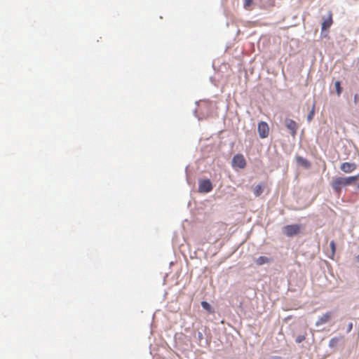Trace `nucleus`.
I'll use <instances>...</instances> for the list:
<instances>
[{"mask_svg":"<svg viewBox=\"0 0 359 359\" xmlns=\"http://www.w3.org/2000/svg\"><path fill=\"white\" fill-rule=\"evenodd\" d=\"M330 248H331V257L332 258L335 254L336 251V245L334 241H332L330 243Z\"/></svg>","mask_w":359,"mask_h":359,"instance_id":"dca6fc26","label":"nucleus"},{"mask_svg":"<svg viewBox=\"0 0 359 359\" xmlns=\"http://www.w3.org/2000/svg\"><path fill=\"white\" fill-rule=\"evenodd\" d=\"M332 23V13L331 11H329L327 13V16L326 18H323V21L322 22V31H325L330 29Z\"/></svg>","mask_w":359,"mask_h":359,"instance_id":"423d86ee","label":"nucleus"},{"mask_svg":"<svg viewBox=\"0 0 359 359\" xmlns=\"http://www.w3.org/2000/svg\"><path fill=\"white\" fill-rule=\"evenodd\" d=\"M263 192V187L262 185L258 184L254 189V194L255 196H259Z\"/></svg>","mask_w":359,"mask_h":359,"instance_id":"9b49d317","label":"nucleus"},{"mask_svg":"<svg viewBox=\"0 0 359 359\" xmlns=\"http://www.w3.org/2000/svg\"><path fill=\"white\" fill-rule=\"evenodd\" d=\"M297 161L298 163H299L301 165H304V167L306 168H309L310 166V163L305 158H302V157H297Z\"/></svg>","mask_w":359,"mask_h":359,"instance_id":"f8f14e48","label":"nucleus"},{"mask_svg":"<svg viewBox=\"0 0 359 359\" xmlns=\"http://www.w3.org/2000/svg\"><path fill=\"white\" fill-rule=\"evenodd\" d=\"M305 339V337L304 335H299L296 338L297 343H301Z\"/></svg>","mask_w":359,"mask_h":359,"instance_id":"a211bd4d","label":"nucleus"},{"mask_svg":"<svg viewBox=\"0 0 359 359\" xmlns=\"http://www.w3.org/2000/svg\"><path fill=\"white\" fill-rule=\"evenodd\" d=\"M334 86H335V88H336V91H337V93L338 95H340L341 93V83L339 81H337L335 83H334Z\"/></svg>","mask_w":359,"mask_h":359,"instance_id":"2eb2a0df","label":"nucleus"},{"mask_svg":"<svg viewBox=\"0 0 359 359\" xmlns=\"http://www.w3.org/2000/svg\"><path fill=\"white\" fill-rule=\"evenodd\" d=\"M231 165L234 168H245L246 166V161L243 155L241 154H236L232 158Z\"/></svg>","mask_w":359,"mask_h":359,"instance_id":"f03ea898","label":"nucleus"},{"mask_svg":"<svg viewBox=\"0 0 359 359\" xmlns=\"http://www.w3.org/2000/svg\"><path fill=\"white\" fill-rule=\"evenodd\" d=\"M353 324L352 323H350L348 326V331L350 332L352 330Z\"/></svg>","mask_w":359,"mask_h":359,"instance_id":"aec40b11","label":"nucleus"},{"mask_svg":"<svg viewBox=\"0 0 359 359\" xmlns=\"http://www.w3.org/2000/svg\"><path fill=\"white\" fill-rule=\"evenodd\" d=\"M356 260L359 262V255L356 257Z\"/></svg>","mask_w":359,"mask_h":359,"instance_id":"412c9836","label":"nucleus"},{"mask_svg":"<svg viewBox=\"0 0 359 359\" xmlns=\"http://www.w3.org/2000/svg\"><path fill=\"white\" fill-rule=\"evenodd\" d=\"M358 95L355 94L354 96V103L356 104L358 103Z\"/></svg>","mask_w":359,"mask_h":359,"instance_id":"6ab92c4d","label":"nucleus"},{"mask_svg":"<svg viewBox=\"0 0 359 359\" xmlns=\"http://www.w3.org/2000/svg\"><path fill=\"white\" fill-rule=\"evenodd\" d=\"M314 116V106L313 107L311 111L309 112V114L307 116V120L308 121H311Z\"/></svg>","mask_w":359,"mask_h":359,"instance_id":"f3484780","label":"nucleus"},{"mask_svg":"<svg viewBox=\"0 0 359 359\" xmlns=\"http://www.w3.org/2000/svg\"><path fill=\"white\" fill-rule=\"evenodd\" d=\"M332 316H333V314H332V312H331V311H328V312L325 313V314H323L321 317H320L318 318V320L316 323V325L320 326V325L327 323V322H329Z\"/></svg>","mask_w":359,"mask_h":359,"instance_id":"6e6552de","label":"nucleus"},{"mask_svg":"<svg viewBox=\"0 0 359 359\" xmlns=\"http://www.w3.org/2000/svg\"><path fill=\"white\" fill-rule=\"evenodd\" d=\"M201 306L206 311L212 312V307L208 302L203 301L201 302Z\"/></svg>","mask_w":359,"mask_h":359,"instance_id":"4468645a","label":"nucleus"},{"mask_svg":"<svg viewBox=\"0 0 359 359\" xmlns=\"http://www.w3.org/2000/svg\"><path fill=\"white\" fill-rule=\"evenodd\" d=\"M283 233L288 237L299 233L301 226L299 224L287 225L283 227Z\"/></svg>","mask_w":359,"mask_h":359,"instance_id":"7ed1b4c3","label":"nucleus"},{"mask_svg":"<svg viewBox=\"0 0 359 359\" xmlns=\"http://www.w3.org/2000/svg\"><path fill=\"white\" fill-rule=\"evenodd\" d=\"M351 184L355 185L357 189H359V173L353 176L334 177L330 183L333 191L338 196L341 194L342 189Z\"/></svg>","mask_w":359,"mask_h":359,"instance_id":"f257e3e1","label":"nucleus"},{"mask_svg":"<svg viewBox=\"0 0 359 359\" xmlns=\"http://www.w3.org/2000/svg\"><path fill=\"white\" fill-rule=\"evenodd\" d=\"M357 168L355 163L345 162L340 165V169L345 173H351Z\"/></svg>","mask_w":359,"mask_h":359,"instance_id":"0eeeda50","label":"nucleus"},{"mask_svg":"<svg viewBox=\"0 0 359 359\" xmlns=\"http://www.w3.org/2000/svg\"><path fill=\"white\" fill-rule=\"evenodd\" d=\"M271 261V259L267 257L260 256L255 260V263L257 265L261 266L264 264L269 263Z\"/></svg>","mask_w":359,"mask_h":359,"instance_id":"9d476101","label":"nucleus"},{"mask_svg":"<svg viewBox=\"0 0 359 359\" xmlns=\"http://www.w3.org/2000/svg\"><path fill=\"white\" fill-rule=\"evenodd\" d=\"M285 126L290 130L292 135H295L298 126L296 122L292 119L285 120Z\"/></svg>","mask_w":359,"mask_h":359,"instance_id":"1a4fd4ad","label":"nucleus"},{"mask_svg":"<svg viewBox=\"0 0 359 359\" xmlns=\"http://www.w3.org/2000/svg\"><path fill=\"white\" fill-rule=\"evenodd\" d=\"M212 190V184L210 180L199 181L198 191L201 193H208Z\"/></svg>","mask_w":359,"mask_h":359,"instance_id":"20e7f679","label":"nucleus"},{"mask_svg":"<svg viewBox=\"0 0 359 359\" xmlns=\"http://www.w3.org/2000/svg\"><path fill=\"white\" fill-rule=\"evenodd\" d=\"M258 133L261 138H266L269 135V128L267 123L261 121L258 124Z\"/></svg>","mask_w":359,"mask_h":359,"instance_id":"39448f33","label":"nucleus"},{"mask_svg":"<svg viewBox=\"0 0 359 359\" xmlns=\"http://www.w3.org/2000/svg\"><path fill=\"white\" fill-rule=\"evenodd\" d=\"M253 1L252 0H244L243 7L245 9L250 11L252 8Z\"/></svg>","mask_w":359,"mask_h":359,"instance_id":"ddd939ff","label":"nucleus"}]
</instances>
